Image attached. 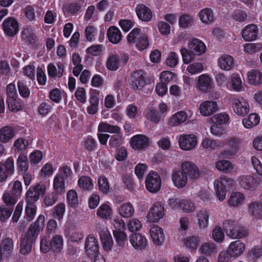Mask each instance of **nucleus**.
Returning a JSON list of instances; mask_svg holds the SVG:
<instances>
[{
    "label": "nucleus",
    "instance_id": "obj_1",
    "mask_svg": "<svg viewBox=\"0 0 262 262\" xmlns=\"http://www.w3.org/2000/svg\"><path fill=\"white\" fill-rule=\"evenodd\" d=\"M45 216L39 215L37 220L31 224L27 232L22 235L19 249L21 254L26 255L31 252L33 244L37 238L40 230L43 228Z\"/></svg>",
    "mask_w": 262,
    "mask_h": 262
},
{
    "label": "nucleus",
    "instance_id": "obj_2",
    "mask_svg": "<svg viewBox=\"0 0 262 262\" xmlns=\"http://www.w3.org/2000/svg\"><path fill=\"white\" fill-rule=\"evenodd\" d=\"M223 226L227 235L232 239L242 238L247 236L248 234L247 229L239 226L235 221L225 220L223 222Z\"/></svg>",
    "mask_w": 262,
    "mask_h": 262
},
{
    "label": "nucleus",
    "instance_id": "obj_3",
    "mask_svg": "<svg viewBox=\"0 0 262 262\" xmlns=\"http://www.w3.org/2000/svg\"><path fill=\"white\" fill-rule=\"evenodd\" d=\"M63 246V239L61 235H55L49 241L47 237H42L40 240V248L43 253H47L50 250L53 252H60Z\"/></svg>",
    "mask_w": 262,
    "mask_h": 262
},
{
    "label": "nucleus",
    "instance_id": "obj_4",
    "mask_svg": "<svg viewBox=\"0 0 262 262\" xmlns=\"http://www.w3.org/2000/svg\"><path fill=\"white\" fill-rule=\"evenodd\" d=\"M213 88V79L210 75L202 74L197 77V89L204 93L210 92V97L213 99H217L220 97V95L213 93L212 90Z\"/></svg>",
    "mask_w": 262,
    "mask_h": 262
},
{
    "label": "nucleus",
    "instance_id": "obj_5",
    "mask_svg": "<svg viewBox=\"0 0 262 262\" xmlns=\"http://www.w3.org/2000/svg\"><path fill=\"white\" fill-rule=\"evenodd\" d=\"M234 181L229 178L222 176L214 181L215 194L220 201H224L226 196L227 190L233 186Z\"/></svg>",
    "mask_w": 262,
    "mask_h": 262
},
{
    "label": "nucleus",
    "instance_id": "obj_6",
    "mask_svg": "<svg viewBox=\"0 0 262 262\" xmlns=\"http://www.w3.org/2000/svg\"><path fill=\"white\" fill-rule=\"evenodd\" d=\"M97 229L105 254L106 256H112L114 242L110 231L104 226L102 227L100 226L99 228L97 227Z\"/></svg>",
    "mask_w": 262,
    "mask_h": 262
},
{
    "label": "nucleus",
    "instance_id": "obj_7",
    "mask_svg": "<svg viewBox=\"0 0 262 262\" xmlns=\"http://www.w3.org/2000/svg\"><path fill=\"white\" fill-rule=\"evenodd\" d=\"M180 148L186 151L194 149L198 144V138L193 134H182L178 138Z\"/></svg>",
    "mask_w": 262,
    "mask_h": 262
},
{
    "label": "nucleus",
    "instance_id": "obj_8",
    "mask_svg": "<svg viewBox=\"0 0 262 262\" xmlns=\"http://www.w3.org/2000/svg\"><path fill=\"white\" fill-rule=\"evenodd\" d=\"M192 115L193 113L190 110L178 111L168 119V125L171 127H177L187 124Z\"/></svg>",
    "mask_w": 262,
    "mask_h": 262
},
{
    "label": "nucleus",
    "instance_id": "obj_9",
    "mask_svg": "<svg viewBox=\"0 0 262 262\" xmlns=\"http://www.w3.org/2000/svg\"><path fill=\"white\" fill-rule=\"evenodd\" d=\"M168 205L171 208L180 209L186 213L193 212L196 209L195 203L191 200L187 199H170Z\"/></svg>",
    "mask_w": 262,
    "mask_h": 262
},
{
    "label": "nucleus",
    "instance_id": "obj_10",
    "mask_svg": "<svg viewBox=\"0 0 262 262\" xmlns=\"http://www.w3.org/2000/svg\"><path fill=\"white\" fill-rule=\"evenodd\" d=\"M145 186L150 192H158L161 187V179L159 174L154 171H150L145 179Z\"/></svg>",
    "mask_w": 262,
    "mask_h": 262
},
{
    "label": "nucleus",
    "instance_id": "obj_11",
    "mask_svg": "<svg viewBox=\"0 0 262 262\" xmlns=\"http://www.w3.org/2000/svg\"><path fill=\"white\" fill-rule=\"evenodd\" d=\"M232 106L233 112L238 116H244L249 112L250 106L248 101L243 97L233 99Z\"/></svg>",
    "mask_w": 262,
    "mask_h": 262
},
{
    "label": "nucleus",
    "instance_id": "obj_12",
    "mask_svg": "<svg viewBox=\"0 0 262 262\" xmlns=\"http://www.w3.org/2000/svg\"><path fill=\"white\" fill-rule=\"evenodd\" d=\"M46 186L43 184H38L35 186H31L26 193L27 203L35 204L40 195L44 194Z\"/></svg>",
    "mask_w": 262,
    "mask_h": 262
},
{
    "label": "nucleus",
    "instance_id": "obj_13",
    "mask_svg": "<svg viewBox=\"0 0 262 262\" xmlns=\"http://www.w3.org/2000/svg\"><path fill=\"white\" fill-rule=\"evenodd\" d=\"M219 110L217 102L213 100H205L200 104L199 111L200 114L205 117L212 115Z\"/></svg>",
    "mask_w": 262,
    "mask_h": 262
},
{
    "label": "nucleus",
    "instance_id": "obj_14",
    "mask_svg": "<svg viewBox=\"0 0 262 262\" xmlns=\"http://www.w3.org/2000/svg\"><path fill=\"white\" fill-rule=\"evenodd\" d=\"M164 214V206L160 203L157 202L152 205L148 211L147 219L149 222L156 223L162 219Z\"/></svg>",
    "mask_w": 262,
    "mask_h": 262
},
{
    "label": "nucleus",
    "instance_id": "obj_15",
    "mask_svg": "<svg viewBox=\"0 0 262 262\" xmlns=\"http://www.w3.org/2000/svg\"><path fill=\"white\" fill-rule=\"evenodd\" d=\"M13 172L14 161L12 157L8 158L5 162H0V182L6 181Z\"/></svg>",
    "mask_w": 262,
    "mask_h": 262
},
{
    "label": "nucleus",
    "instance_id": "obj_16",
    "mask_svg": "<svg viewBox=\"0 0 262 262\" xmlns=\"http://www.w3.org/2000/svg\"><path fill=\"white\" fill-rule=\"evenodd\" d=\"M3 29L7 36L13 37L18 32V23L14 18L9 17L3 21Z\"/></svg>",
    "mask_w": 262,
    "mask_h": 262
},
{
    "label": "nucleus",
    "instance_id": "obj_17",
    "mask_svg": "<svg viewBox=\"0 0 262 262\" xmlns=\"http://www.w3.org/2000/svg\"><path fill=\"white\" fill-rule=\"evenodd\" d=\"M238 183L241 188L253 191L257 186V182L254 177L250 174L241 175L237 178Z\"/></svg>",
    "mask_w": 262,
    "mask_h": 262
},
{
    "label": "nucleus",
    "instance_id": "obj_18",
    "mask_svg": "<svg viewBox=\"0 0 262 262\" xmlns=\"http://www.w3.org/2000/svg\"><path fill=\"white\" fill-rule=\"evenodd\" d=\"M219 251L218 246L212 241H207L203 243L199 248V253L204 256L212 257L216 255Z\"/></svg>",
    "mask_w": 262,
    "mask_h": 262
},
{
    "label": "nucleus",
    "instance_id": "obj_19",
    "mask_svg": "<svg viewBox=\"0 0 262 262\" xmlns=\"http://www.w3.org/2000/svg\"><path fill=\"white\" fill-rule=\"evenodd\" d=\"M85 249L87 254L93 258L99 254V246L97 239L93 235H89L85 241Z\"/></svg>",
    "mask_w": 262,
    "mask_h": 262
},
{
    "label": "nucleus",
    "instance_id": "obj_20",
    "mask_svg": "<svg viewBox=\"0 0 262 262\" xmlns=\"http://www.w3.org/2000/svg\"><path fill=\"white\" fill-rule=\"evenodd\" d=\"M180 168V170L191 179H196L200 177V171L198 166L191 161L182 162Z\"/></svg>",
    "mask_w": 262,
    "mask_h": 262
},
{
    "label": "nucleus",
    "instance_id": "obj_21",
    "mask_svg": "<svg viewBox=\"0 0 262 262\" xmlns=\"http://www.w3.org/2000/svg\"><path fill=\"white\" fill-rule=\"evenodd\" d=\"M248 211L253 221L262 220V203L258 201H252L248 205Z\"/></svg>",
    "mask_w": 262,
    "mask_h": 262
},
{
    "label": "nucleus",
    "instance_id": "obj_22",
    "mask_svg": "<svg viewBox=\"0 0 262 262\" xmlns=\"http://www.w3.org/2000/svg\"><path fill=\"white\" fill-rule=\"evenodd\" d=\"M241 140L237 137H232L227 141V145L229 148L225 150L223 153V156L229 158L235 155L239 150Z\"/></svg>",
    "mask_w": 262,
    "mask_h": 262
},
{
    "label": "nucleus",
    "instance_id": "obj_23",
    "mask_svg": "<svg viewBox=\"0 0 262 262\" xmlns=\"http://www.w3.org/2000/svg\"><path fill=\"white\" fill-rule=\"evenodd\" d=\"M258 32L259 30L256 25L249 24L243 29L242 36L246 41H252L257 39Z\"/></svg>",
    "mask_w": 262,
    "mask_h": 262
},
{
    "label": "nucleus",
    "instance_id": "obj_24",
    "mask_svg": "<svg viewBox=\"0 0 262 262\" xmlns=\"http://www.w3.org/2000/svg\"><path fill=\"white\" fill-rule=\"evenodd\" d=\"M150 140L145 135L138 134L134 136L130 139V145L135 149H143L150 144Z\"/></svg>",
    "mask_w": 262,
    "mask_h": 262
},
{
    "label": "nucleus",
    "instance_id": "obj_25",
    "mask_svg": "<svg viewBox=\"0 0 262 262\" xmlns=\"http://www.w3.org/2000/svg\"><path fill=\"white\" fill-rule=\"evenodd\" d=\"M150 234L153 244L157 246L163 245L165 240V234L160 227L154 225L150 229Z\"/></svg>",
    "mask_w": 262,
    "mask_h": 262
},
{
    "label": "nucleus",
    "instance_id": "obj_26",
    "mask_svg": "<svg viewBox=\"0 0 262 262\" xmlns=\"http://www.w3.org/2000/svg\"><path fill=\"white\" fill-rule=\"evenodd\" d=\"M128 59L127 56L120 57L117 54L110 55L106 61V66L107 68L111 71H116L121 65V63L125 64Z\"/></svg>",
    "mask_w": 262,
    "mask_h": 262
},
{
    "label": "nucleus",
    "instance_id": "obj_27",
    "mask_svg": "<svg viewBox=\"0 0 262 262\" xmlns=\"http://www.w3.org/2000/svg\"><path fill=\"white\" fill-rule=\"evenodd\" d=\"M23 13L26 19L29 21H34L36 18H40L43 14L42 11L35 5L27 6L23 9Z\"/></svg>",
    "mask_w": 262,
    "mask_h": 262
},
{
    "label": "nucleus",
    "instance_id": "obj_28",
    "mask_svg": "<svg viewBox=\"0 0 262 262\" xmlns=\"http://www.w3.org/2000/svg\"><path fill=\"white\" fill-rule=\"evenodd\" d=\"M171 178L173 185L178 188L184 187L188 181L187 175L180 169L173 170Z\"/></svg>",
    "mask_w": 262,
    "mask_h": 262
},
{
    "label": "nucleus",
    "instance_id": "obj_29",
    "mask_svg": "<svg viewBox=\"0 0 262 262\" xmlns=\"http://www.w3.org/2000/svg\"><path fill=\"white\" fill-rule=\"evenodd\" d=\"M129 241L133 247L137 250L144 249L147 244L146 237L138 233L132 234L129 236Z\"/></svg>",
    "mask_w": 262,
    "mask_h": 262
},
{
    "label": "nucleus",
    "instance_id": "obj_30",
    "mask_svg": "<svg viewBox=\"0 0 262 262\" xmlns=\"http://www.w3.org/2000/svg\"><path fill=\"white\" fill-rule=\"evenodd\" d=\"M189 51L194 55H200L206 51V46L201 40L193 38L190 40L188 44Z\"/></svg>",
    "mask_w": 262,
    "mask_h": 262
},
{
    "label": "nucleus",
    "instance_id": "obj_31",
    "mask_svg": "<svg viewBox=\"0 0 262 262\" xmlns=\"http://www.w3.org/2000/svg\"><path fill=\"white\" fill-rule=\"evenodd\" d=\"M227 89L236 92H240L244 90L243 81L239 74L233 73L231 75Z\"/></svg>",
    "mask_w": 262,
    "mask_h": 262
},
{
    "label": "nucleus",
    "instance_id": "obj_32",
    "mask_svg": "<svg viewBox=\"0 0 262 262\" xmlns=\"http://www.w3.org/2000/svg\"><path fill=\"white\" fill-rule=\"evenodd\" d=\"M245 249V244L239 240L231 242L228 247V250H229L233 257L234 258L241 256L244 253Z\"/></svg>",
    "mask_w": 262,
    "mask_h": 262
},
{
    "label": "nucleus",
    "instance_id": "obj_33",
    "mask_svg": "<svg viewBox=\"0 0 262 262\" xmlns=\"http://www.w3.org/2000/svg\"><path fill=\"white\" fill-rule=\"evenodd\" d=\"M56 66L57 67L52 63H50L47 66V72L49 77L56 78L62 77L64 71V66L60 61L57 62Z\"/></svg>",
    "mask_w": 262,
    "mask_h": 262
},
{
    "label": "nucleus",
    "instance_id": "obj_34",
    "mask_svg": "<svg viewBox=\"0 0 262 262\" xmlns=\"http://www.w3.org/2000/svg\"><path fill=\"white\" fill-rule=\"evenodd\" d=\"M133 88L136 90H141L145 84L144 73L142 70L135 72L129 78Z\"/></svg>",
    "mask_w": 262,
    "mask_h": 262
},
{
    "label": "nucleus",
    "instance_id": "obj_35",
    "mask_svg": "<svg viewBox=\"0 0 262 262\" xmlns=\"http://www.w3.org/2000/svg\"><path fill=\"white\" fill-rule=\"evenodd\" d=\"M135 10L138 17L142 21H149L152 18V13L150 9L144 4H138Z\"/></svg>",
    "mask_w": 262,
    "mask_h": 262
},
{
    "label": "nucleus",
    "instance_id": "obj_36",
    "mask_svg": "<svg viewBox=\"0 0 262 262\" xmlns=\"http://www.w3.org/2000/svg\"><path fill=\"white\" fill-rule=\"evenodd\" d=\"M183 243L188 250L190 252H195L199 245L201 239L198 235H190L184 237Z\"/></svg>",
    "mask_w": 262,
    "mask_h": 262
},
{
    "label": "nucleus",
    "instance_id": "obj_37",
    "mask_svg": "<svg viewBox=\"0 0 262 262\" xmlns=\"http://www.w3.org/2000/svg\"><path fill=\"white\" fill-rule=\"evenodd\" d=\"M107 37L113 44L119 43L122 38V34L120 29L115 26H111L107 30Z\"/></svg>",
    "mask_w": 262,
    "mask_h": 262
},
{
    "label": "nucleus",
    "instance_id": "obj_38",
    "mask_svg": "<svg viewBox=\"0 0 262 262\" xmlns=\"http://www.w3.org/2000/svg\"><path fill=\"white\" fill-rule=\"evenodd\" d=\"M245 195L239 191L232 192L228 200V204L230 207H238L241 206L245 202Z\"/></svg>",
    "mask_w": 262,
    "mask_h": 262
},
{
    "label": "nucleus",
    "instance_id": "obj_39",
    "mask_svg": "<svg viewBox=\"0 0 262 262\" xmlns=\"http://www.w3.org/2000/svg\"><path fill=\"white\" fill-rule=\"evenodd\" d=\"M210 213L204 209L199 210L196 213L197 225L200 229H206L209 226Z\"/></svg>",
    "mask_w": 262,
    "mask_h": 262
},
{
    "label": "nucleus",
    "instance_id": "obj_40",
    "mask_svg": "<svg viewBox=\"0 0 262 262\" xmlns=\"http://www.w3.org/2000/svg\"><path fill=\"white\" fill-rule=\"evenodd\" d=\"M217 64L222 70L229 71L234 67V58L231 55L223 54L218 58Z\"/></svg>",
    "mask_w": 262,
    "mask_h": 262
},
{
    "label": "nucleus",
    "instance_id": "obj_41",
    "mask_svg": "<svg viewBox=\"0 0 262 262\" xmlns=\"http://www.w3.org/2000/svg\"><path fill=\"white\" fill-rule=\"evenodd\" d=\"M15 135V130L11 126H5L0 129V142L7 143Z\"/></svg>",
    "mask_w": 262,
    "mask_h": 262
},
{
    "label": "nucleus",
    "instance_id": "obj_42",
    "mask_svg": "<svg viewBox=\"0 0 262 262\" xmlns=\"http://www.w3.org/2000/svg\"><path fill=\"white\" fill-rule=\"evenodd\" d=\"M249 83L254 86L262 84V72L258 70H251L247 74Z\"/></svg>",
    "mask_w": 262,
    "mask_h": 262
},
{
    "label": "nucleus",
    "instance_id": "obj_43",
    "mask_svg": "<svg viewBox=\"0 0 262 262\" xmlns=\"http://www.w3.org/2000/svg\"><path fill=\"white\" fill-rule=\"evenodd\" d=\"M21 38L29 44H33L35 41L36 36L33 29L30 26H26L21 31Z\"/></svg>",
    "mask_w": 262,
    "mask_h": 262
},
{
    "label": "nucleus",
    "instance_id": "obj_44",
    "mask_svg": "<svg viewBox=\"0 0 262 262\" xmlns=\"http://www.w3.org/2000/svg\"><path fill=\"white\" fill-rule=\"evenodd\" d=\"M53 188L56 193H63L66 189L64 179L56 174L53 179Z\"/></svg>",
    "mask_w": 262,
    "mask_h": 262
},
{
    "label": "nucleus",
    "instance_id": "obj_45",
    "mask_svg": "<svg viewBox=\"0 0 262 262\" xmlns=\"http://www.w3.org/2000/svg\"><path fill=\"white\" fill-rule=\"evenodd\" d=\"M98 132L102 133L119 134L121 132V129L117 125H112L101 121L98 125Z\"/></svg>",
    "mask_w": 262,
    "mask_h": 262
},
{
    "label": "nucleus",
    "instance_id": "obj_46",
    "mask_svg": "<svg viewBox=\"0 0 262 262\" xmlns=\"http://www.w3.org/2000/svg\"><path fill=\"white\" fill-rule=\"evenodd\" d=\"M201 21L205 24H209L214 20L213 13L211 9L206 8L201 10L199 13Z\"/></svg>",
    "mask_w": 262,
    "mask_h": 262
},
{
    "label": "nucleus",
    "instance_id": "obj_47",
    "mask_svg": "<svg viewBox=\"0 0 262 262\" xmlns=\"http://www.w3.org/2000/svg\"><path fill=\"white\" fill-rule=\"evenodd\" d=\"M260 121L259 116L255 113L250 114L247 117L243 119L242 123L246 128H251L257 125Z\"/></svg>",
    "mask_w": 262,
    "mask_h": 262
},
{
    "label": "nucleus",
    "instance_id": "obj_48",
    "mask_svg": "<svg viewBox=\"0 0 262 262\" xmlns=\"http://www.w3.org/2000/svg\"><path fill=\"white\" fill-rule=\"evenodd\" d=\"M118 212L121 216L128 218L134 215L135 210L130 203H124L120 206Z\"/></svg>",
    "mask_w": 262,
    "mask_h": 262
},
{
    "label": "nucleus",
    "instance_id": "obj_49",
    "mask_svg": "<svg viewBox=\"0 0 262 262\" xmlns=\"http://www.w3.org/2000/svg\"><path fill=\"white\" fill-rule=\"evenodd\" d=\"M113 211L107 203L102 204L97 209V214L102 219H110L112 215Z\"/></svg>",
    "mask_w": 262,
    "mask_h": 262
},
{
    "label": "nucleus",
    "instance_id": "obj_50",
    "mask_svg": "<svg viewBox=\"0 0 262 262\" xmlns=\"http://www.w3.org/2000/svg\"><path fill=\"white\" fill-rule=\"evenodd\" d=\"M113 234L117 245L118 247H124L127 242V235L124 230H113Z\"/></svg>",
    "mask_w": 262,
    "mask_h": 262
},
{
    "label": "nucleus",
    "instance_id": "obj_51",
    "mask_svg": "<svg viewBox=\"0 0 262 262\" xmlns=\"http://www.w3.org/2000/svg\"><path fill=\"white\" fill-rule=\"evenodd\" d=\"M215 167L219 171L224 172H230L233 169V165L229 161L220 160L216 162Z\"/></svg>",
    "mask_w": 262,
    "mask_h": 262
},
{
    "label": "nucleus",
    "instance_id": "obj_52",
    "mask_svg": "<svg viewBox=\"0 0 262 262\" xmlns=\"http://www.w3.org/2000/svg\"><path fill=\"white\" fill-rule=\"evenodd\" d=\"M89 101L90 105L87 107V112L90 115H94L98 111L99 99L96 96L93 95L90 96Z\"/></svg>",
    "mask_w": 262,
    "mask_h": 262
},
{
    "label": "nucleus",
    "instance_id": "obj_53",
    "mask_svg": "<svg viewBox=\"0 0 262 262\" xmlns=\"http://www.w3.org/2000/svg\"><path fill=\"white\" fill-rule=\"evenodd\" d=\"M78 186L85 190H91L93 188L91 179L88 176H81L78 180Z\"/></svg>",
    "mask_w": 262,
    "mask_h": 262
},
{
    "label": "nucleus",
    "instance_id": "obj_54",
    "mask_svg": "<svg viewBox=\"0 0 262 262\" xmlns=\"http://www.w3.org/2000/svg\"><path fill=\"white\" fill-rule=\"evenodd\" d=\"M19 197L10 191H5L2 196L3 200L7 205L13 206Z\"/></svg>",
    "mask_w": 262,
    "mask_h": 262
},
{
    "label": "nucleus",
    "instance_id": "obj_55",
    "mask_svg": "<svg viewBox=\"0 0 262 262\" xmlns=\"http://www.w3.org/2000/svg\"><path fill=\"white\" fill-rule=\"evenodd\" d=\"M219 146L218 142L208 138L203 139L201 143V146L209 151L216 149Z\"/></svg>",
    "mask_w": 262,
    "mask_h": 262
},
{
    "label": "nucleus",
    "instance_id": "obj_56",
    "mask_svg": "<svg viewBox=\"0 0 262 262\" xmlns=\"http://www.w3.org/2000/svg\"><path fill=\"white\" fill-rule=\"evenodd\" d=\"M17 166L19 171L25 173L29 168L27 156L24 154H20L17 160Z\"/></svg>",
    "mask_w": 262,
    "mask_h": 262
},
{
    "label": "nucleus",
    "instance_id": "obj_57",
    "mask_svg": "<svg viewBox=\"0 0 262 262\" xmlns=\"http://www.w3.org/2000/svg\"><path fill=\"white\" fill-rule=\"evenodd\" d=\"M212 238L217 243H222L225 239V234L222 228L219 226H215L212 231Z\"/></svg>",
    "mask_w": 262,
    "mask_h": 262
},
{
    "label": "nucleus",
    "instance_id": "obj_58",
    "mask_svg": "<svg viewBox=\"0 0 262 262\" xmlns=\"http://www.w3.org/2000/svg\"><path fill=\"white\" fill-rule=\"evenodd\" d=\"M7 102L9 109L11 111L17 112L23 108L20 100L17 99V97L16 98H7Z\"/></svg>",
    "mask_w": 262,
    "mask_h": 262
},
{
    "label": "nucleus",
    "instance_id": "obj_59",
    "mask_svg": "<svg viewBox=\"0 0 262 262\" xmlns=\"http://www.w3.org/2000/svg\"><path fill=\"white\" fill-rule=\"evenodd\" d=\"M229 120V115L225 113L217 114L211 118L212 123H215L221 125L227 123Z\"/></svg>",
    "mask_w": 262,
    "mask_h": 262
},
{
    "label": "nucleus",
    "instance_id": "obj_60",
    "mask_svg": "<svg viewBox=\"0 0 262 262\" xmlns=\"http://www.w3.org/2000/svg\"><path fill=\"white\" fill-rule=\"evenodd\" d=\"M66 211V206L63 203H59L56 205L53 211V216L56 218L59 221H60L65 213Z\"/></svg>",
    "mask_w": 262,
    "mask_h": 262
},
{
    "label": "nucleus",
    "instance_id": "obj_61",
    "mask_svg": "<svg viewBox=\"0 0 262 262\" xmlns=\"http://www.w3.org/2000/svg\"><path fill=\"white\" fill-rule=\"evenodd\" d=\"M98 189L103 193L106 194L110 190V185L106 178L104 176H100L98 179Z\"/></svg>",
    "mask_w": 262,
    "mask_h": 262
},
{
    "label": "nucleus",
    "instance_id": "obj_62",
    "mask_svg": "<svg viewBox=\"0 0 262 262\" xmlns=\"http://www.w3.org/2000/svg\"><path fill=\"white\" fill-rule=\"evenodd\" d=\"M68 204L73 208L76 207L78 204V199L77 192L74 189L70 190L67 194Z\"/></svg>",
    "mask_w": 262,
    "mask_h": 262
},
{
    "label": "nucleus",
    "instance_id": "obj_63",
    "mask_svg": "<svg viewBox=\"0 0 262 262\" xmlns=\"http://www.w3.org/2000/svg\"><path fill=\"white\" fill-rule=\"evenodd\" d=\"M144 33L139 28H134L127 35V41L130 43H134L139 40L141 35Z\"/></svg>",
    "mask_w": 262,
    "mask_h": 262
},
{
    "label": "nucleus",
    "instance_id": "obj_64",
    "mask_svg": "<svg viewBox=\"0 0 262 262\" xmlns=\"http://www.w3.org/2000/svg\"><path fill=\"white\" fill-rule=\"evenodd\" d=\"M204 65L200 62H195L189 64L187 67V71L191 74L194 75L201 73L204 70Z\"/></svg>",
    "mask_w": 262,
    "mask_h": 262
}]
</instances>
